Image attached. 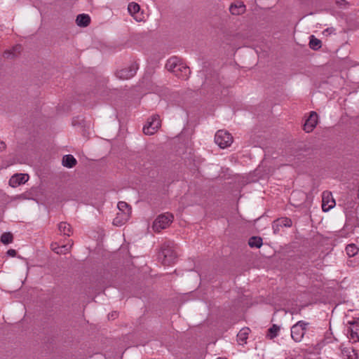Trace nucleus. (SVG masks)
Wrapping results in <instances>:
<instances>
[{
  "label": "nucleus",
  "mask_w": 359,
  "mask_h": 359,
  "mask_svg": "<svg viewBox=\"0 0 359 359\" xmlns=\"http://www.w3.org/2000/svg\"><path fill=\"white\" fill-rule=\"evenodd\" d=\"M165 67L169 72L173 73L176 76L182 79H187L190 74L189 68L177 57H170L167 61Z\"/></svg>",
  "instance_id": "f257e3e1"
},
{
  "label": "nucleus",
  "mask_w": 359,
  "mask_h": 359,
  "mask_svg": "<svg viewBox=\"0 0 359 359\" xmlns=\"http://www.w3.org/2000/svg\"><path fill=\"white\" fill-rule=\"evenodd\" d=\"M177 252L175 250V244L173 242H165L161 246V251L159 253L158 259L165 266H170L177 260Z\"/></svg>",
  "instance_id": "f03ea898"
},
{
  "label": "nucleus",
  "mask_w": 359,
  "mask_h": 359,
  "mask_svg": "<svg viewBox=\"0 0 359 359\" xmlns=\"http://www.w3.org/2000/svg\"><path fill=\"white\" fill-rule=\"evenodd\" d=\"M309 323L304 320H299L291 327V337L296 342H300L303 339Z\"/></svg>",
  "instance_id": "7ed1b4c3"
},
{
  "label": "nucleus",
  "mask_w": 359,
  "mask_h": 359,
  "mask_svg": "<svg viewBox=\"0 0 359 359\" xmlns=\"http://www.w3.org/2000/svg\"><path fill=\"white\" fill-rule=\"evenodd\" d=\"M173 215L166 212L160 215L154 222L153 229L156 232H160L161 230L168 228L172 222Z\"/></svg>",
  "instance_id": "20e7f679"
},
{
  "label": "nucleus",
  "mask_w": 359,
  "mask_h": 359,
  "mask_svg": "<svg viewBox=\"0 0 359 359\" xmlns=\"http://www.w3.org/2000/svg\"><path fill=\"white\" fill-rule=\"evenodd\" d=\"M215 143L222 149L229 147L233 142V137L229 132L219 130L215 136Z\"/></svg>",
  "instance_id": "39448f33"
},
{
  "label": "nucleus",
  "mask_w": 359,
  "mask_h": 359,
  "mask_svg": "<svg viewBox=\"0 0 359 359\" xmlns=\"http://www.w3.org/2000/svg\"><path fill=\"white\" fill-rule=\"evenodd\" d=\"M161 121L158 115L153 116L143 128V132L145 135H154L161 127Z\"/></svg>",
  "instance_id": "423d86ee"
},
{
  "label": "nucleus",
  "mask_w": 359,
  "mask_h": 359,
  "mask_svg": "<svg viewBox=\"0 0 359 359\" xmlns=\"http://www.w3.org/2000/svg\"><path fill=\"white\" fill-rule=\"evenodd\" d=\"M335 205V201L330 191H324L322 195V209L327 212Z\"/></svg>",
  "instance_id": "0eeeda50"
},
{
  "label": "nucleus",
  "mask_w": 359,
  "mask_h": 359,
  "mask_svg": "<svg viewBox=\"0 0 359 359\" xmlns=\"http://www.w3.org/2000/svg\"><path fill=\"white\" fill-rule=\"evenodd\" d=\"M137 69V65L136 64H133L128 68L118 71L116 72V76L120 79H129L136 74Z\"/></svg>",
  "instance_id": "6e6552de"
},
{
  "label": "nucleus",
  "mask_w": 359,
  "mask_h": 359,
  "mask_svg": "<svg viewBox=\"0 0 359 359\" xmlns=\"http://www.w3.org/2000/svg\"><path fill=\"white\" fill-rule=\"evenodd\" d=\"M318 114L315 111H311L304 125V130L306 133L313 131L318 123Z\"/></svg>",
  "instance_id": "1a4fd4ad"
},
{
  "label": "nucleus",
  "mask_w": 359,
  "mask_h": 359,
  "mask_svg": "<svg viewBox=\"0 0 359 359\" xmlns=\"http://www.w3.org/2000/svg\"><path fill=\"white\" fill-rule=\"evenodd\" d=\"M29 180L27 174H15L9 180V185L12 187H16L22 184L25 183Z\"/></svg>",
  "instance_id": "9d476101"
},
{
  "label": "nucleus",
  "mask_w": 359,
  "mask_h": 359,
  "mask_svg": "<svg viewBox=\"0 0 359 359\" xmlns=\"http://www.w3.org/2000/svg\"><path fill=\"white\" fill-rule=\"evenodd\" d=\"M130 217V214L128 212L124 213L123 212H118L116 217L113 220V224L115 226H122Z\"/></svg>",
  "instance_id": "9b49d317"
},
{
  "label": "nucleus",
  "mask_w": 359,
  "mask_h": 359,
  "mask_svg": "<svg viewBox=\"0 0 359 359\" xmlns=\"http://www.w3.org/2000/svg\"><path fill=\"white\" fill-rule=\"evenodd\" d=\"M229 11L232 15H241L245 11V6L241 1H236L230 6Z\"/></svg>",
  "instance_id": "f8f14e48"
},
{
  "label": "nucleus",
  "mask_w": 359,
  "mask_h": 359,
  "mask_svg": "<svg viewBox=\"0 0 359 359\" xmlns=\"http://www.w3.org/2000/svg\"><path fill=\"white\" fill-rule=\"evenodd\" d=\"M140 10L139 4L135 2H131L128 6V11L129 13L134 17L137 21H141L142 18H139L137 14Z\"/></svg>",
  "instance_id": "ddd939ff"
},
{
  "label": "nucleus",
  "mask_w": 359,
  "mask_h": 359,
  "mask_svg": "<svg viewBox=\"0 0 359 359\" xmlns=\"http://www.w3.org/2000/svg\"><path fill=\"white\" fill-rule=\"evenodd\" d=\"M250 330L248 327H244L240 330L237 334V341L240 345H243L246 343Z\"/></svg>",
  "instance_id": "4468645a"
},
{
  "label": "nucleus",
  "mask_w": 359,
  "mask_h": 359,
  "mask_svg": "<svg viewBox=\"0 0 359 359\" xmlns=\"http://www.w3.org/2000/svg\"><path fill=\"white\" fill-rule=\"evenodd\" d=\"M77 25L80 27H86L90 22V18L87 14H79L76 20Z\"/></svg>",
  "instance_id": "2eb2a0df"
},
{
  "label": "nucleus",
  "mask_w": 359,
  "mask_h": 359,
  "mask_svg": "<svg viewBox=\"0 0 359 359\" xmlns=\"http://www.w3.org/2000/svg\"><path fill=\"white\" fill-rule=\"evenodd\" d=\"M76 164V160L72 155H65L62 158V165L67 168H73Z\"/></svg>",
  "instance_id": "dca6fc26"
},
{
  "label": "nucleus",
  "mask_w": 359,
  "mask_h": 359,
  "mask_svg": "<svg viewBox=\"0 0 359 359\" xmlns=\"http://www.w3.org/2000/svg\"><path fill=\"white\" fill-rule=\"evenodd\" d=\"M58 229L61 233H62L64 235H67L69 236L72 233V227L70 224L66 223V222H61L58 225Z\"/></svg>",
  "instance_id": "f3484780"
},
{
  "label": "nucleus",
  "mask_w": 359,
  "mask_h": 359,
  "mask_svg": "<svg viewBox=\"0 0 359 359\" xmlns=\"http://www.w3.org/2000/svg\"><path fill=\"white\" fill-rule=\"evenodd\" d=\"M248 244L251 248H259L262 245V239L260 237L253 236L249 239Z\"/></svg>",
  "instance_id": "a211bd4d"
},
{
  "label": "nucleus",
  "mask_w": 359,
  "mask_h": 359,
  "mask_svg": "<svg viewBox=\"0 0 359 359\" xmlns=\"http://www.w3.org/2000/svg\"><path fill=\"white\" fill-rule=\"evenodd\" d=\"M309 46L313 50H318L321 47V41L314 36H311Z\"/></svg>",
  "instance_id": "6ab92c4d"
},
{
  "label": "nucleus",
  "mask_w": 359,
  "mask_h": 359,
  "mask_svg": "<svg viewBox=\"0 0 359 359\" xmlns=\"http://www.w3.org/2000/svg\"><path fill=\"white\" fill-rule=\"evenodd\" d=\"M117 208L118 209V212H123L124 213L128 212L131 215V208L127 203L124 201H120L117 205Z\"/></svg>",
  "instance_id": "aec40b11"
},
{
  "label": "nucleus",
  "mask_w": 359,
  "mask_h": 359,
  "mask_svg": "<svg viewBox=\"0 0 359 359\" xmlns=\"http://www.w3.org/2000/svg\"><path fill=\"white\" fill-rule=\"evenodd\" d=\"M280 331V327L276 325H273L269 330L267 337L270 339H273L277 337Z\"/></svg>",
  "instance_id": "412c9836"
},
{
  "label": "nucleus",
  "mask_w": 359,
  "mask_h": 359,
  "mask_svg": "<svg viewBox=\"0 0 359 359\" xmlns=\"http://www.w3.org/2000/svg\"><path fill=\"white\" fill-rule=\"evenodd\" d=\"M72 248V245L67 246V245H62V246H57V247H52V250L57 254L61 255V254H66Z\"/></svg>",
  "instance_id": "4be33fe9"
},
{
  "label": "nucleus",
  "mask_w": 359,
  "mask_h": 359,
  "mask_svg": "<svg viewBox=\"0 0 359 359\" xmlns=\"http://www.w3.org/2000/svg\"><path fill=\"white\" fill-rule=\"evenodd\" d=\"M346 252L349 257H353L358 253V249L354 244H351L347 245Z\"/></svg>",
  "instance_id": "5701e85b"
},
{
  "label": "nucleus",
  "mask_w": 359,
  "mask_h": 359,
  "mask_svg": "<svg viewBox=\"0 0 359 359\" xmlns=\"http://www.w3.org/2000/svg\"><path fill=\"white\" fill-rule=\"evenodd\" d=\"M278 225L281 226L290 227L292 225V222L290 218L282 217L277 220Z\"/></svg>",
  "instance_id": "b1692460"
},
{
  "label": "nucleus",
  "mask_w": 359,
  "mask_h": 359,
  "mask_svg": "<svg viewBox=\"0 0 359 359\" xmlns=\"http://www.w3.org/2000/svg\"><path fill=\"white\" fill-rule=\"evenodd\" d=\"M1 241L4 244H9L12 243L13 241V235L12 233L8 232V233H4L1 235Z\"/></svg>",
  "instance_id": "393cba45"
},
{
  "label": "nucleus",
  "mask_w": 359,
  "mask_h": 359,
  "mask_svg": "<svg viewBox=\"0 0 359 359\" xmlns=\"http://www.w3.org/2000/svg\"><path fill=\"white\" fill-rule=\"evenodd\" d=\"M348 338L353 343L359 341V332H350V328L348 330Z\"/></svg>",
  "instance_id": "a878e982"
},
{
  "label": "nucleus",
  "mask_w": 359,
  "mask_h": 359,
  "mask_svg": "<svg viewBox=\"0 0 359 359\" xmlns=\"http://www.w3.org/2000/svg\"><path fill=\"white\" fill-rule=\"evenodd\" d=\"M22 49V47L20 45H16L15 46L13 47V53H11L10 51H6L4 53L5 54V56L6 57H9L11 55H15L16 53H20V50Z\"/></svg>",
  "instance_id": "bb28decb"
},
{
  "label": "nucleus",
  "mask_w": 359,
  "mask_h": 359,
  "mask_svg": "<svg viewBox=\"0 0 359 359\" xmlns=\"http://www.w3.org/2000/svg\"><path fill=\"white\" fill-rule=\"evenodd\" d=\"M7 255L11 257H15L16 255V251L13 249H10L7 251Z\"/></svg>",
  "instance_id": "cd10ccee"
},
{
  "label": "nucleus",
  "mask_w": 359,
  "mask_h": 359,
  "mask_svg": "<svg viewBox=\"0 0 359 359\" xmlns=\"http://www.w3.org/2000/svg\"><path fill=\"white\" fill-rule=\"evenodd\" d=\"M6 149V144L0 140V152L3 151Z\"/></svg>",
  "instance_id": "c85d7f7f"
},
{
  "label": "nucleus",
  "mask_w": 359,
  "mask_h": 359,
  "mask_svg": "<svg viewBox=\"0 0 359 359\" xmlns=\"http://www.w3.org/2000/svg\"><path fill=\"white\" fill-rule=\"evenodd\" d=\"M116 316H117L116 313H111V317H112V318H116Z\"/></svg>",
  "instance_id": "c756f323"
}]
</instances>
